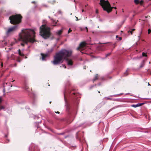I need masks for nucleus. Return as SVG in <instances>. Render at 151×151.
I'll list each match as a JSON object with an SVG mask.
<instances>
[{
	"label": "nucleus",
	"instance_id": "nucleus-1",
	"mask_svg": "<svg viewBox=\"0 0 151 151\" xmlns=\"http://www.w3.org/2000/svg\"><path fill=\"white\" fill-rule=\"evenodd\" d=\"M35 32L33 29H26L22 30V32L19 34V37L23 43L21 44L22 46H24V43L27 44L29 42L33 43L35 42L34 38Z\"/></svg>",
	"mask_w": 151,
	"mask_h": 151
},
{
	"label": "nucleus",
	"instance_id": "nucleus-2",
	"mask_svg": "<svg viewBox=\"0 0 151 151\" xmlns=\"http://www.w3.org/2000/svg\"><path fill=\"white\" fill-rule=\"evenodd\" d=\"M71 53V51L65 49H62L55 53L54 57L53 60L51 61V63L54 65L61 64L63 63V60L70 56Z\"/></svg>",
	"mask_w": 151,
	"mask_h": 151
},
{
	"label": "nucleus",
	"instance_id": "nucleus-3",
	"mask_svg": "<svg viewBox=\"0 0 151 151\" xmlns=\"http://www.w3.org/2000/svg\"><path fill=\"white\" fill-rule=\"evenodd\" d=\"M50 30L51 28L47 26L46 24L42 25L40 27V35L44 39H47L51 34Z\"/></svg>",
	"mask_w": 151,
	"mask_h": 151
},
{
	"label": "nucleus",
	"instance_id": "nucleus-4",
	"mask_svg": "<svg viewBox=\"0 0 151 151\" xmlns=\"http://www.w3.org/2000/svg\"><path fill=\"white\" fill-rule=\"evenodd\" d=\"M22 18V17L20 14L12 15L9 17L10 22L13 24H18L21 22Z\"/></svg>",
	"mask_w": 151,
	"mask_h": 151
},
{
	"label": "nucleus",
	"instance_id": "nucleus-5",
	"mask_svg": "<svg viewBox=\"0 0 151 151\" xmlns=\"http://www.w3.org/2000/svg\"><path fill=\"white\" fill-rule=\"evenodd\" d=\"M99 4L102 7L103 10L106 11L108 13L111 11L113 7H111L109 2L108 1H106L104 0H100Z\"/></svg>",
	"mask_w": 151,
	"mask_h": 151
},
{
	"label": "nucleus",
	"instance_id": "nucleus-6",
	"mask_svg": "<svg viewBox=\"0 0 151 151\" xmlns=\"http://www.w3.org/2000/svg\"><path fill=\"white\" fill-rule=\"evenodd\" d=\"M17 27V25H14L12 27L9 28L6 32L7 34L12 32L16 30Z\"/></svg>",
	"mask_w": 151,
	"mask_h": 151
},
{
	"label": "nucleus",
	"instance_id": "nucleus-7",
	"mask_svg": "<svg viewBox=\"0 0 151 151\" xmlns=\"http://www.w3.org/2000/svg\"><path fill=\"white\" fill-rule=\"evenodd\" d=\"M41 55L42 56V59L43 61L46 60L45 58L48 56V53L44 54L43 53H41Z\"/></svg>",
	"mask_w": 151,
	"mask_h": 151
},
{
	"label": "nucleus",
	"instance_id": "nucleus-8",
	"mask_svg": "<svg viewBox=\"0 0 151 151\" xmlns=\"http://www.w3.org/2000/svg\"><path fill=\"white\" fill-rule=\"evenodd\" d=\"M147 58H146L142 61L140 64V68H142L144 66L145 64V62L147 60Z\"/></svg>",
	"mask_w": 151,
	"mask_h": 151
},
{
	"label": "nucleus",
	"instance_id": "nucleus-9",
	"mask_svg": "<svg viewBox=\"0 0 151 151\" xmlns=\"http://www.w3.org/2000/svg\"><path fill=\"white\" fill-rule=\"evenodd\" d=\"M66 61L67 62V65H73V62L71 60L67 59Z\"/></svg>",
	"mask_w": 151,
	"mask_h": 151
},
{
	"label": "nucleus",
	"instance_id": "nucleus-10",
	"mask_svg": "<svg viewBox=\"0 0 151 151\" xmlns=\"http://www.w3.org/2000/svg\"><path fill=\"white\" fill-rule=\"evenodd\" d=\"M144 104V103H138L136 104H133L132 105V106L134 108H136L137 107L141 106L142 105H143Z\"/></svg>",
	"mask_w": 151,
	"mask_h": 151
},
{
	"label": "nucleus",
	"instance_id": "nucleus-11",
	"mask_svg": "<svg viewBox=\"0 0 151 151\" xmlns=\"http://www.w3.org/2000/svg\"><path fill=\"white\" fill-rule=\"evenodd\" d=\"M63 28L58 31H57V32H56V34L58 36H60L61 34L63 32Z\"/></svg>",
	"mask_w": 151,
	"mask_h": 151
},
{
	"label": "nucleus",
	"instance_id": "nucleus-12",
	"mask_svg": "<svg viewBox=\"0 0 151 151\" xmlns=\"http://www.w3.org/2000/svg\"><path fill=\"white\" fill-rule=\"evenodd\" d=\"M86 44L85 42H81L79 45L80 46L83 48L86 46Z\"/></svg>",
	"mask_w": 151,
	"mask_h": 151
},
{
	"label": "nucleus",
	"instance_id": "nucleus-13",
	"mask_svg": "<svg viewBox=\"0 0 151 151\" xmlns=\"http://www.w3.org/2000/svg\"><path fill=\"white\" fill-rule=\"evenodd\" d=\"M18 54L19 55L22 56H24V54L21 51L20 49L18 50Z\"/></svg>",
	"mask_w": 151,
	"mask_h": 151
},
{
	"label": "nucleus",
	"instance_id": "nucleus-14",
	"mask_svg": "<svg viewBox=\"0 0 151 151\" xmlns=\"http://www.w3.org/2000/svg\"><path fill=\"white\" fill-rule=\"evenodd\" d=\"M105 98L106 100H113L114 101H117L118 99H113L108 97H106Z\"/></svg>",
	"mask_w": 151,
	"mask_h": 151
},
{
	"label": "nucleus",
	"instance_id": "nucleus-15",
	"mask_svg": "<svg viewBox=\"0 0 151 151\" xmlns=\"http://www.w3.org/2000/svg\"><path fill=\"white\" fill-rule=\"evenodd\" d=\"M21 60L20 59V58L19 57H18L16 58V60L18 62H20L21 61Z\"/></svg>",
	"mask_w": 151,
	"mask_h": 151
},
{
	"label": "nucleus",
	"instance_id": "nucleus-16",
	"mask_svg": "<svg viewBox=\"0 0 151 151\" xmlns=\"http://www.w3.org/2000/svg\"><path fill=\"white\" fill-rule=\"evenodd\" d=\"M128 75V69L126 70V71L124 73V76H126Z\"/></svg>",
	"mask_w": 151,
	"mask_h": 151
},
{
	"label": "nucleus",
	"instance_id": "nucleus-17",
	"mask_svg": "<svg viewBox=\"0 0 151 151\" xmlns=\"http://www.w3.org/2000/svg\"><path fill=\"white\" fill-rule=\"evenodd\" d=\"M5 108L4 106L1 105H0V111H1L2 109H3V110Z\"/></svg>",
	"mask_w": 151,
	"mask_h": 151
},
{
	"label": "nucleus",
	"instance_id": "nucleus-18",
	"mask_svg": "<svg viewBox=\"0 0 151 151\" xmlns=\"http://www.w3.org/2000/svg\"><path fill=\"white\" fill-rule=\"evenodd\" d=\"M98 79V76L97 74H96L95 76V77L93 79V81H95L97 80Z\"/></svg>",
	"mask_w": 151,
	"mask_h": 151
},
{
	"label": "nucleus",
	"instance_id": "nucleus-19",
	"mask_svg": "<svg viewBox=\"0 0 151 151\" xmlns=\"http://www.w3.org/2000/svg\"><path fill=\"white\" fill-rule=\"evenodd\" d=\"M99 50L101 51H104L105 50V49L103 47L101 46L99 47Z\"/></svg>",
	"mask_w": 151,
	"mask_h": 151
},
{
	"label": "nucleus",
	"instance_id": "nucleus-20",
	"mask_svg": "<svg viewBox=\"0 0 151 151\" xmlns=\"http://www.w3.org/2000/svg\"><path fill=\"white\" fill-rule=\"evenodd\" d=\"M53 48H52L48 50L47 51L49 53H50L51 52L53 51Z\"/></svg>",
	"mask_w": 151,
	"mask_h": 151
},
{
	"label": "nucleus",
	"instance_id": "nucleus-21",
	"mask_svg": "<svg viewBox=\"0 0 151 151\" xmlns=\"http://www.w3.org/2000/svg\"><path fill=\"white\" fill-rule=\"evenodd\" d=\"M134 2L136 4H138L139 3V0H134Z\"/></svg>",
	"mask_w": 151,
	"mask_h": 151
},
{
	"label": "nucleus",
	"instance_id": "nucleus-22",
	"mask_svg": "<svg viewBox=\"0 0 151 151\" xmlns=\"http://www.w3.org/2000/svg\"><path fill=\"white\" fill-rule=\"evenodd\" d=\"M142 56L147 57V54L144 52H142Z\"/></svg>",
	"mask_w": 151,
	"mask_h": 151
},
{
	"label": "nucleus",
	"instance_id": "nucleus-23",
	"mask_svg": "<svg viewBox=\"0 0 151 151\" xmlns=\"http://www.w3.org/2000/svg\"><path fill=\"white\" fill-rule=\"evenodd\" d=\"M120 94H116V95H111L110 96L111 97H117Z\"/></svg>",
	"mask_w": 151,
	"mask_h": 151
},
{
	"label": "nucleus",
	"instance_id": "nucleus-24",
	"mask_svg": "<svg viewBox=\"0 0 151 151\" xmlns=\"http://www.w3.org/2000/svg\"><path fill=\"white\" fill-rule=\"evenodd\" d=\"M48 17L49 19H50V20H51L52 22H55V20H54L52 18H51L50 16H48Z\"/></svg>",
	"mask_w": 151,
	"mask_h": 151
},
{
	"label": "nucleus",
	"instance_id": "nucleus-25",
	"mask_svg": "<svg viewBox=\"0 0 151 151\" xmlns=\"http://www.w3.org/2000/svg\"><path fill=\"white\" fill-rule=\"evenodd\" d=\"M14 55L13 54H12L10 56L11 59H14Z\"/></svg>",
	"mask_w": 151,
	"mask_h": 151
},
{
	"label": "nucleus",
	"instance_id": "nucleus-26",
	"mask_svg": "<svg viewBox=\"0 0 151 151\" xmlns=\"http://www.w3.org/2000/svg\"><path fill=\"white\" fill-rule=\"evenodd\" d=\"M3 101V98L2 96H0V104Z\"/></svg>",
	"mask_w": 151,
	"mask_h": 151
},
{
	"label": "nucleus",
	"instance_id": "nucleus-27",
	"mask_svg": "<svg viewBox=\"0 0 151 151\" xmlns=\"http://www.w3.org/2000/svg\"><path fill=\"white\" fill-rule=\"evenodd\" d=\"M111 52H110V53H109L107 54H106V58L108 56H109L111 54Z\"/></svg>",
	"mask_w": 151,
	"mask_h": 151
},
{
	"label": "nucleus",
	"instance_id": "nucleus-28",
	"mask_svg": "<svg viewBox=\"0 0 151 151\" xmlns=\"http://www.w3.org/2000/svg\"><path fill=\"white\" fill-rule=\"evenodd\" d=\"M76 137L77 139H78V132L76 133Z\"/></svg>",
	"mask_w": 151,
	"mask_h": 151
},
{
	"label": "nucleus",
	"instance_id": "nucleus-29",
	"mask_svg": "<svg viewBox=\"0 0 151 151\" xmlns=\"http://www.w3.org/2000/svg\"><path fill=\"white\" fill-rule=\"evenodd\" d=\"M70 109V107L69 106H67V109H66L67 111H69Z\"/></svg>",
	"mask_w": 151,
	"mask_h": 151
},
{
	"label": "nucleus",
	"instance_id": "nucleus-30",
	"mask_svg": "<svg viewBox=\"0 0 151 151\" xmlns=\"http://www.w3.org/2000/svg\"><path fill=\"white\" fill-rule=\"evenodd\" d=\"M151 32V29H149L148 30V34H150Z\"/></svg>",
	"mask_w": 151,
	"mask_h": 151
},
{
	"label": "nucleus",
	"instance_id": "nucleus-31",
	"mask_svg": "<svg viewBox=\"0 0 151 151\" xmlns=\"http://www.w3.org/2000/svg\"><path fill=\"white\" fill-rule=\"evenodd\" d=\"M82 48L81 46H80V45H79V46L77 47L76 49L77 50H79L80 48Z\"/></svg>",
	"mask_w": 151,
	"mask_h": 151
},
{
	"label": "nucleus",
	"instance_id": "nucleus-32",
	"mask_svg": "<svg viewBox=\"0 0 151 151\" xmlns=\"http://www.w3.org/2000/svg\"><path fill=\"white\" fill-rule=\"evenodd\" d=\"M143 3V1H142V0H141V1H139V4H142Z\"/></svg>",
	"mask_w": 151,
	"mask_h": 151
},
{
	"label": "nucleus",
	"instance_id": "nucleus-33",
	"mask_svg": "<svg viewBox=\"0 0 151 151\" xmlns=\"http://www.w3.org/2000/svg\"><path fill=\"white\" fill-rule=\"evenodd\" d=\"M71 31H72V30L70 29V28L68 30V33H70Z\"/></svg>",
	"mask_w": 151,
	"mask_h": 151
},
{
	"label": "nucleus",
	"instance_id": "nucleus-34",
	"mask_svg": "<svg viewBox=\"0 0 151 151\" xmlns=\"http://www.w3.org/2000/svg\"><path fill=\"white\" fill-rule=\"evenodd\" d=\"M128 32L129 33V32H130V33H131V35H132V31L131 30H129L128 31Z\"/></svg>",
	"mask_w": 151,
	"mask_h": 151
},
{
	"label": "nucleus",
	"instance_id": "nucleus-35",
	"mask_svg": "<svg viewBox=\"0 0 151 151\" xmlns=\"http://www.w3.org/2000/svg\"><path fill=\"white\" fill-rule=\"evenodd\" d=\"M59 21L58 20H57V21L55 20V22H53V23H55V24H56Z\"/></svg>",
	"mask_w": 151,
	"mask_h": 151
},
{
	"label": "nucleus",
	"instance_id": "nucleus-36",
	"mask_svg": "<svg viewBox=\"0 0 151 151\" xmlns=\"http://www.w3.org/2000/svg\"><path fill=\"white\" fill-rule=\"evenodd\" d=\"M119 40H122V38L121 37H118Z\"/></svg>",
	"mask_w": 151,
	"mask_h": 151
},
{
	"label": "nucleus",
	"instance_id": "nucleus-37",
	"mask_svg": "<svg viewBox=\"0 0 151 151\" xmlns=\"http://www.w3.org/2000/svg\"><path fill=\"white\" fill-rule=\"evenodd\" d=\"M114 48L116 46V43H115L114 44Z\"/></svg>",
	"mask_w": 151,
	"mask_h": 151
},
{
	"label": "nucleus",
	"instance_id": "nucleus-38",
	"mask_svg": "<svg viewBox=\"0 0 151 151\" xmlns=\"http://www.w3.org/2000/svg\"><path fill=\"white\" fill-rule=\"evenodd\" d=\"M31 3H32V4H36V2L35 1H32L31 2Z\"/></svg>",
	"mask_w": 151,
	"mask_h": 151
},
{
	"label": "nucleus",
	"instance_id": "nucleus-39",
	"mask_svg": "<svg viewBox=\"0 0 151 151\" xmlns=\"http://www.w3.org/2000/svg\"><path fill=\"white\" fill-rule=\"evenodd\" d=\"M141 33H142V31H141L140 32V34H139V35L138 36V37H139V38H140V35H141Z\"/></svg>",
	"mask_w": 151,
	"mask_h": 151
},
{
	"label": "nucleus",
	"instance_id": "nucleus-40",
	"mask_svg": "<svg viewBox=\"0 0 151 151\" xmlns=\"http://www.w3.org/2000/svg\"><path fill=\"white\" fill-rule=\"evenodd\" d=\"M57 26V25L55 24L52 25V26L54 27V26Z\"/></svg>",
	"mask_w": 151,
	"mask_h": 151
},
{
	"label": "nucleus",
	"instance_id": "nucleus-41",
	"mask_svg": "<svg viewBox=\"0 0 151 151\" xmlns=\"http://www.w3.org/2000/svg\"><path fill=\"white\" fill-rule=\"evenodd\" d=\"M76 21H77L79 20V19H78V18L76 16Z\"/></svg>",
	"mask_w": 151,
	"mask_h": 151
},
{
	"label": "nucleus",
	"instance_id": "nucleus-42",
	"mask_svg": "<svg viewBox=\"0 0 151 151\" xmlns=\"http://www.w3.org/2000/svg\"><path fill=\"white\" fill-rule=\"evenodd\" d=\"M59 12V13L60 14H61L62 13V12H61V11H60V10L58 11V12Z\"/></svg>",
	"mask_w": 151,
	"mask_h": 151
},
{
	"label": "nucleus",
	"instance_id": "nucleus-43",
	"mask_svg": "<svg viewBox=\"0 0 151 151\" xmlns=\"http://www.w3.org/2000/svg\"><path fill=\"white\" fill-rule=\"evenodd\" d=\"M17 65V64L16 63H15L14 64V67H16Z\"/></svg>",
	"mask_w": 151,
	"mask_h": 151
},
{
	"label": "nucleus",
	"instance_id": "nucleus-44",
	"mask_svg": "<svg viewBox=\"0 0 151 151\" xmlns=\"http://www.w3.org/2000/svg\"><path fill=\"white\" fill-rule=\"evenodd\" d=\"M135 30V29H132L131 30V31H132L133 32V31H134Z\"/></svg>",
	"mask_w": 151,
	"mask_h": 151
},
{
	"label": "nucleus",
	"instance_id": "nucleus-45",
	"mask_svg": "<svg viewBox=\"0 0 151 151\" xmlns=\"http://www.w3.org/2000/svg\"><path fill=\"white\" fill-rule=\"evenodd\" d=\"M55 112L56 113H58V114H59L60 113V112L59 111H58L57 112Z\"/></svg>",
	"mask_w": 151,
	"mask_h": 151
},
{
	"label": "nucleus",
	"instance_id": "nucleus-46",
	"mask_svg": "<svg viewBox=\"0 0 151 151\" xmlns=\"http://www.w3.org/2000/svg\"><path fill=\"white\" fill-rule=\"evenodd\" d=\"M73 94L74 95H75V93H74V92L72 93V94Z\"/></svg>",
	"mask_w": 151,
	"mask_h": 151
},
{
	"label": "nucleus",
	"instance_id": "nucleus-47",
	"mask_svg": "<svg viewBox=\"0 0 151 151\" xmlns=\"http://www.w3.org/2000/svg\"><path fill=\"white\" fill-rule=\"evenodd\" d=\"M34 151H39V150L38 149L37 150H35V149L34 150Z\"/></svg>",
	"mask_w": 151,
	"mask_h": 151
},
{
	"label": "nucleus",
	"instance_id": "nucleus-48",
	"mask_svg": "<svg viewBox=\"0 0 151 151\" xmlns=\"http://www.w3.org/2000/svg\"><path fill=\"white\" fill-rule=\"evenodd\" d=\"M1 66L2 67V66H3V64L2 63H1Z\"/></svg>",
	"mask_w": 151,
	"mask_h": 151
},
{
	"label": "nucleus",
	"instance_id": "nucleus-49",
	"mask_svg": "<svg viewBox=\"0 0 151 151\" xmlns=\"http://www.w3.org/2000/svg\"><path fill=\"white\" fill-rule=\"evenodd\" d=\"M28 88V87L26 86V89H27Z\"/></svg>",
	"mask_w": 151,
	"mask_h": 151
},
{
	"label": "nucleus",
	"instance_id": "nucleus-50",
	"mask_svg": "<svg viewBox=\"0 0 151 151\" xmlns=\"http://www.w3.org/2000/svg\"><path fill=\"white\" fill-rule=\"evenodd\" d=\"M64 65H64L63 64H62V67H64Z\"/></svg>",
	"mask_w": 151,
	"mask_h": 151
},
{
	"label": "nucleus",
	"instance_id": "nucleus-51",
	"mask_svg": "<svg viewBox=\"0 0 151 151\" xmlns=\"http://www.w3.org/2000/svg\"><path fill=\"white\" fill-rule=\"evenodd\" d=\"M8 59H10V57H8Z\"/></svg>",
	"mask_w": 151,
	"mask_h": 151
},
{
	"label": "nucleus",
	"instance_id": "nucleus-52",
	"mask_svg": "<svg viewBox=\"0 0 151 151\" xmlns=\"http://www.w3.org/2000/svg\"><path fill=\"white\" fill-rule=\"evenodd\" d=\"M113 8H114L115 9H116V7H114Z\"/></svg>",
	"mask_w": 151,
	"mask_h": 151
},
{
	"label": "nucleus",
	"instance_id": "nucleus-53",
	"mask_svg": "<svg viewBox=\"0 0 151 151\" xmlns=\"http://www.w3.org/2000/svg\"><path fill=\"white\" fill-rule=\"evenodd\" d=\"M64 68H66V66H65V65H64Z\"/></svg>",
	"mask_w": 151,
	"mask_h": 151
},
{
	"label": "nucleus",
	"instance_id": "nucleus-54",
	"mask_svg": "<svg viewBox=\"0 0 151 151\" xmlns=\"http://www.w3.org/2000/svg\"><path fill=\"white\" fill-rule=\"evenodd\" d=\"M96 13H98V10H96Z\"/></svg>",
	"mask_w": 151,
	"mask_h": 151
},
{
	"label": "nucleus",
	"instance_id": "nucleus-55",
	"mask_svg": "<svg viewBox=\"0 0 151 151\" xmlns=\"http://www.w3.org/2000/svg\"><path fill=\"white\" fill-rule=\"evenodd\" d=\"M82 12H84V9H82Z\"/></svg>",
	"mask_w": 151,
	"mask_h": 151
},
{
	"label": "nucleus",
	"instance_id": "nucleus-56",
	"mask_svg": "<svg viewBox=\"0 0 151 151\" xmlns=\"http://www.w3.org/2000/svg\"><path fill=\"white\" fill-rule=\"evenodd\" d=\"M64 99H65V94H64Z\"/></svg>",
	"mask_w": 151,
	"mask_h": 151
},
{
	"label": "nucleus",
	"instance_id": "nucleus-57",
	"mask_svg": "<svg viewBox=\"0 0 151 151\" xmlns=\"http://www.w3.org/2000/svg\"><path fill=\"white\" fill-rule=\"evenodd\" d=\"M49 103H50V104L51 103V101H50Z\"/></svg>",
	"mask_w": 151,
	"mask_h": 151
},
{
	"label": "nucleus",
	"instance_id": "nucleus-58",
	"mask_svg": "<svg viewBox=\"0 0 151 151\" xmlns=\"http://www.w3.org/2000/svg\"><path fill=\"white\" fill-rule=\"evenodd\" d=\"M5 137H7V135H5Z\"/></svg>",
	"mask_w": 151,
	"mask_h": 151
},
{
	"label": "nucleus",
	"instance_id": "nucleus-59",
	"mask_svg": "<svg viewBox=\"0 0 151 151\" xmlns=\"http://www.w3.org/2000/svg\"><path fill=\"white\" fill-rule=\"evenodd\" d=\"M98 92L99 93H100V92L99 91Z\"/></svg>",
	"mask_w": 151,
	"mask_h": 151
},
{
	"label": "nucleus",
	"instance_id": "nucleus-60",
	"mask_svg": "<svg viewBox=\"0 0 151 151\" xmlns=\"http://www.w3.org/2000/svg\"><path fill=\"white\" fill-rule=\"evenodd\" d=\"M122 12H124V11H123V9H122Z\"/></svg>",
	"mask_w": 151,
	"mask_h": 151
},
{
	"label": "nucleus",
	"instance_id": "nucleus-61",
	"mask_svg": "<svg viewBox=\"0 0 151 151\" xmlns=\"http://www.w3.org/2000/svg\"><path fill=\"white\" fill-rule=\"evenodd\" d=\"M29 150H30V147H29Z\"/></svg>",
	"mask_w": 151,
	"mask_h": 151
},
{
	"label": "nucleus",
	"instance_id": "nucleus-62",
	"mask_svg": "<svg viewBox=\"0 0 151 151\" xmlns=\"http://www.w3.org/2000/svg\"><path fill=\"white\" fill-rule=\"evenodd\" d=\"M118 37V36L117 35H116V38L117 37Z\"/></svg>",
	"mask_w": 151,
	"mask_h": 151
},
{
	"label": "nucleus",
	"instance_id": "nucleus-63",
	"mask_svg": "<svg viewBox=\"0 0 151 151\" xmlns=\"http://www.w3.org/2000/svg\"><path fill=\"white\" fill-rule=\"evenodd\" d=\"M148 85H150H150L149 84V83H148Z\"/></svg>",
	"mask_w": 151,
	"mask_h": 151
},
{
	"label": "nucleus",
	"instance_id": "nucleus-64",
	"mask_svg": "<svg viewBox=\"0 0 151 151\" xmlns=\"http://www.w3.org/2000/svg\"><path fill=\"white\" fill-rule=\"evenodd\" d=\"M109 42H106V43H109Z\"/></svg>",
	"mask_w": 151,
	"mask_h": 151
}]
</instances>
